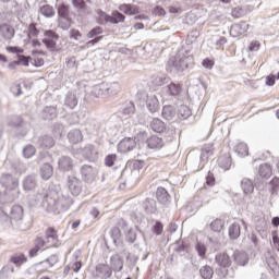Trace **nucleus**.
I'll list each match as a JSON object with an SVG mask.
<instances>
[{
	"mask_svg": "<svg viewBox=\"0 0 279 279\" xmlns=\"http://www.w3.org/2000/svg\"><path fill=\"white\" fill-rule=\"evenodd\" d=\"M234 151L241 158H245V156L250 155V148L247 147V144H245V143H239L238 145H235Z\"/></svg>",
	"mask_w": 279,
	"mask_h": 279,
	"instance_id": "nucleus-34",
	"label": "nucleus"
},
{
	"mask_svg": "<svg viewBox=\"0 0 279 279\" xmlns=\"http://www.w3.org/2000/svg\"><path fill=\"white\" fill-rule=\"evenodd\" d=\"M215 263H217L218 267H222L225 269L223 276H228V267L232 265V259L228 253L217 254L215 257Z\"/></svg>",
	"mask_w": 279,
	"mask_h": 279,
	"instance_id": "nucleus-9",
	"label": "nucleus"
},
{
	"mask_svg": "<svg viewBox=\"0 0 279 279\" xmlns=\"http://www.w3.org/2000/svg\"><path fill=\"white\" fill-rule=\"evenodd\" d=\"M138 141H145L148 149H154L155 151H158L159 149H162L165 147V140L162 137H158L157 135H151L150 137H147V132L142 131L137 134Z\"/></svg>",
	"mask_w": 279,
	"mask_h": 279,
	"instance_id": "nucleus-4",
	"label": "nucleus"
},
{
	"mask_svg": "<svg viewBox=\"0 0 279 279\" xmlns=\"http://www.w3.org/2000/svg\"><path fill=\"white\" fill-rule=\"evenodd\" d=\"M83 154L86 158H93L95 154V146L93 144H86L83 148Z\"/></svg>",
	"mask_w": 279,
	"mask_h": 279,
	"instance_id": "nucleus-51",
	"label": "nucleus"
},
{
	"mask_svg": "<svg viewBox=\"0 0 279 279\" xmlns=\"http://www.w3.org/2000/svg\"><path fill=\"white\" fill-rule=\"evenodd\" d=\"M125 241L126 243H134L136 241V231L132 228L128 229V232L125 234Z\"/></svg>",
	"mask_w": 279,
	"mask_h": 279,
	"instance_id": "nucleus-52",
	"label": "nucleus"
},
{
	"mask_svg": "<svg viewBox=\"0 0 279 279\" xmlns=\"http://www.w3.org/2000/svg\"><path fill=\"white\" fill-rule=\"evenodd\" d=\"M110 236L113 244L119 247V245H121V229H119V227H113L110 231Z\"/></svg>",
	"mask_w": 279,
	"mask_h": 279,
	"instance_id": "nucleus-38",
	"label": "nucleus"
},
{
	"mask_svg": "<svg viewBox=\"0 0 279 279\" xmlns=\"http://www.w3.org/2000/svg\"><path fill=\"white\" fill-rule=\"evenodd\" d=\"M239 236H241V225L234 222L229 227V239L235 241Z\"/></svg>",
	"mask_w": 279,
	"mask_h": 279,
	"instance_id": "nucleus-32",
	"label": "nucleus"
},
{
	"mask_svg": "<svg viewBox=\"0 0 279 279\" xmlns=\"http://www.w3.org/2000/svg\"><path fill=\"white\" fill-rule=\"evenodd\" d=\"M58 167L59 171L66 173L69 171H73V167H75V163L73 162V159L71 157L62 156L58 160Z\"/></svg>",
	"mask_w": 279,
	"mask_h": 279,
	"instance_id": "nucleus-10",
	"label": "nucleus"
},
{
	"mask_svg": "<svg viewBox=\"0 0 279 279\" xmlns=\"http://www.w3.org/2000/svg\"><path fill=\"white\" fill-rule=\"evenodd\" d=\"M58 260H59L58 255L53 254V255H50L45 260L39 262V265H44L46 269H51V267H53L58 263Z\"/></svg>",
	"mask_w": 279,
	"mask_h": 279,
	"instance_id": "nucleus-39",
	"label": "nucleus"
},
{
	"mask_svg": "<svg viewBox=\"0 0 279 279\" xmlns=\"http://www.w3.org/2000/svg\"><path fill=\"white\" fill-rule=\"evenodd\" d=\"M142 207L146 215H158V204L154 198H146Z\"/></svg>",
	"mask_w": 279,
	"mask_h": 279,
	"instance_id": "nucleus-13",
	"label": "nucleus"
},
{
	"mask_svg": "<svg viewBox=\"0 0 279 279\" xmlns=\"http://www.w3.org/2000/svg\"><path fill=\"white\" fill-rule=\"evenodd\" d=\"M135 110H136V107L134 106V102L129 101L122 109V112L123 114H134Z\"/></svg>",
	"mask_w": 279,
	"mask_h": 279,
	"instance_id": "nucleus-55",
	"label": "nucleus"
},
{
	"mask_svg": "<svg viewBox=\"0 0 279 279\" xmlns=\"http://www.w3.org/2000/svg\"><path fill=\"white\" fill-rule=\"evenodd\" d=\"M16 58L23 66H29V62H32V57H27L25 54H17Z\"/></svg>",
	"mask_w": 279,
	"mask_h": 279,
	"instance_id": "nucleus-58",
	"label": "nucleus"
},
{
	"mask_svg": "<svg viewBox=\"0 0 279 279\" xmlns=\"http://www.w3.org/2000/svg\"><path fill=\"white\" fill-rule=\"evenodd\" d=\"M233 260L236 265H240V267H245V265L250 263V256L243 251H235L233 253Z\"/></svg>",
	"mask_w": 279,
	"mask_h": 279,
	"instance_id": "nucleus-19",
	"label": "nucleus"
},
{
	"mask_svg": "<svg viewBox=\"0 0 279 279\" xmlns=\"http://www.w3.org/2000/svg\"><path fill=\"white\" fill-rule=\"evenodd\" d=\"M40 14L46 19H53L56 16V9L50 4H45L40 8Z\"/></svg>",
	"mask_w": 279,
	"mask_h": 279,
	"instance_id": "nucleus-36",
	"label": "nucleus"
},
{
	"mask_svg": "<svg viewBox=\"0 0 279 279\" xmlns=\"http://www.w3.org/2000/svg\"><path fill=\"white\" fill-rule=\"evenodd\" d=\"M162 230H163L162 222L156 221V223L153 226L154 234H156L157 236H160V234H162Z\"/></svg>",
	"mask_w": 279,
	"mask_h": 279,
	"instance_id": "nucleus-59",
	"label": "nucleus"
},
{
	"mask_svg": "<svg viewBox=\"0 0 279 279\" xmlns=\"http://www.w3.org/2000/svg\"><path fill=\"white\" fill-rule=\"evenodd\" d=\"M196 252L198 253V256L204 258L206 256V246L204 244H196Z\"/></svg>",
	"mask_w": 279,
	"mask_h": 279,
	"instance_id": "nucleus-61",
	"label": "nucleus"
},
{
	"mask_svg": "<svg viewBox=\"0 0 279 279\" xmlns=\"http://www.w3.org/2000/svg\"><path fill=\"white\" fill-rule=\"evenodd\" d=\"M0 32L4 38V40H12V38H14V27H12L11 25L4 24L0 27Z\"/></svg>",
	"mask_w": 279,
	"mask_h": 279,
	"instance_id": "nucleus-25",
	"label": "nucleus"
},
{
	"mask_svg": "<svg viewBox=\"0 0 279 279\" xmlns=\"http://www.w3.org/2000/svg\"><path fill=\"white\" fill-rule=\"evenodd\" d=\"M110 269L114 271V274H119V271H123V258L121 255L116 254L110 257Z\"/></svg>",
	"mask_w": 279,
	"mask_h": 279,
	"instance_id": "nucleus-16",
	"label": "nucleus"
},
{
	"mask_svg": "<svg viewBox=\"0 0 279 279\" xmlns=\"http://www.w3.org/2000/svg\"><path fill=\"white\" fill-rule=\"evenodd\" d=\"M36 202H41L43 208L47 210V213H53L54 215H60V213H64L69 210L71 206H73V198L69 196H52L45 189H40L36 195Z\"/></svg>",
	"mask_w": 279,
	"mask_h": 279,
	"instance_id": "nucleus-1",
	"label": "nucleus"
},
{
	"mask_svg": "<svg viewBox=\"0 0 279 279\" xmlns=\"http://www.w3.org/2000/svg\"><path fill=\"white\" fill-rule=\"evenodd\" d=\"M46 239L48 243H51V245H56V240L58 239V234L56 233V230L53 228H49L46 231Z\"/></svg>",
	"mask_w": 279,
	"mask_h": 279,
	"instance_id": "nucleus-47",
	"label": "nucleus"
},
{
	"mask_svg": "<svg viewBox=\"0 0 279 279\" xmlns=\"http://www.w3.org/2000/svg\"><path fill=\"white\" fill-rule=\"evenodd\" d=\"M167 93L171 97H178L182 93V85L180 83H170L167 86Z\"/></svg>",
	"mask_w": 279,
	"mask_h": 279,
	"instance_id": "nucleus-29",
	"label": "nucleus"
},
{
	"mask_svg": "<svg viewBox=\"0 0 279 279\" xmlns=\"http://www.w3.org/2000/svg\"><path fill=\"white\" fill-rule=\"evenodd\" d=\"M189 60H191V57H171L166 65V71L169 73H182V71L189 69Z\"/></svg>",
	"mask_w": 279,
	"mask_h": 279,
	"instance_id": "nucleus-3",
	"label": "nucleus"
},
{
	"mask_svg": "<svg viewBox=\"0 0 279 279\" xmlns=\"http://www.w3.org/2000/svg\"><path fill=\"white\" fill-rule=\"evenodd\" d=\"M24 191H34L38 186V177L36 174H28L22 180Z\"/></svg>",
	"mask_w": 279,
	"mask_h": 279,
	"instance_id": "nucleus-11",
	"label": "nucleus"
},
{
	"mask_svg": "<svg viewBox=\"0 0 279 279\" xmlns=\"http://www.w3.org/2000/svg\"><path fill=\"white\" fill-rule=\"evenodd\" d=\"M146 108L151 114H156L160 110V101L156 95H148L146 99Z\"/></svg>",
	"mask_w": 279,
	"mask_h": 279,
	"instance_id": "nucleus-14",
	"label": "nucleus"
},
{
	"mask_svg": "<svg viewBox=\"0 0 279 279\" xmlns=\"http://www.w3.org/2000/svg\"><path fill=\"white\" fill-rule=\"evenodd\" d=\"M248 29H250V24H246L245 22L233 24L231 25V28H230V36H232L233 38L243 36V34H245V32H247Z\"/></svg>",
	"mask_w": 279,
	"mask_h": 279,
	"instance_id": "nucleus-12",
	"label": "nucleus"
},
{
	"mask_svg": "<svg viewBox=\"0 0 279 279\" xmlns=\"http://www.w3.org/2000/svg\"><path fill=\"white\" fill-rule=\"evenodd\" d=\"M193 112L191 111V108L186 105H181L178 110V118L181 119L182 121L189 119Z\"/></svg>",
	"mask_w": 279,
	"mask_h": 279,
	"instance_id": "nucleus-35",
	"label": "nucleus"
},
{
	"mask_svg": "<svg viewBox=\"0 0 279 279\" xmlns=\"http://www.w3.org/2000/svg\"><path fill=\"white\" fill-rule=\"evenodd\" d=\"M241 189L245 195H252V193H254V182L247 178H244L241 182Z\"/></svg>",
	"mask_w": 279,
	"mask_h": 279,
	"instance_id": "nucleus-27",
	"label": "nucleus"
},
{
	"mask_svg": "<svg viewBox=\"0 0 279 279\" xmlns=\"http://www.w3.org/2000/svg\"><path fill=\"white\" fill-rule=\"evenodd\" d=\"M39 175H40L41 180L51 179L53 177V166H51V163H49V162L41 165V167L39 169Z\"/></svg>",
	"mask_w": 279,
	"mask_h": 279,
	"instance_id": "nucleus-21",
	"label": "nucleus"
},
{
	"mask_svg": "<svg viewBox=\"0 0 279 279\" xmlns=\"http://www.w3.org/2000/svg\"><path fill=\"white\" fill-rule=\"evenodd\" d=\"M218 166L225 171L230 170L232 167V157L230 156V153H226L218 158Z\"/></svg>",
	"mask_w": 279,
	"mask_h": 279,
	"instance_id": "nucleus-23",
	"label": "nucleus"
},
{
	"mask_svg": "<svg viewBox=\"0 0 279 279\" xmlns=\"http://www.w3.org/2000/svg\"><path fill=\"white\" fill-rule=\"evenodd\" d=\"M206 184L207 186H215V174H213L211 172H208L206 177Z\"/></svg>",
	"mask_w": 279,
	"mask_h": 279,
	"instance_id": "nucleus-63",
	"label": "nucleus"
},
{
	"mask_svg": "<svg viewBox=\"0 0 279 279\" xmlns=\"http://www.w3.org/2000/svg\"><path fill=\"white\" fill-rule=\"evenodd\" d=\"M134 149H136V140H134V137H124L118 144V151L120 154H128L129 151H132Z\"/></svg>",
	"mask_w": 279,
	"mask_h": 279,
	"instance_id": "nucleus-8",
	"label": "nucleus"
},
{
	"mask_svg": "<svg viewBox=\"0 0 279 279\" xmlns=\"http://www.w3.org/2000/svg\"><path fill=\"white\" fill-rule=\"evenodd\" d=\"M157 202L161 206H169L171 204V195H169V192L165 187H158L156 192Z\"/></svg>",
	"mask_w": 279,
	"mask_h": 279,
	"instance_id": "nucleus-15",
	"label": "nucleus"
},
{
	"mask_svg": "<svg viewBox=\"0 0 279 279\" xmlns=\"http://www.w3.org/2000/svg\"><path fill=\"white\" fill-rule=\"evenodd\" d=\"M56 117H58V108L53 106L46 107L41 111V119H44V121H53Z\"/></svg>",
	"mask_w": 279,
	"mask_h": 279,
	"instance_id": "nucleus-22",
	"label": "nucleus"
},
{
	"mask_svg": "<svg viewBox=\"0 0 279 279\" xmlns=\"http://www.w3.org/2000/svg\"><path fill=\"white\" fill-rule=\"evenodd\" d=\"M37 145L40 149H51L56 145V140L51 135H43L37 138Z\"/></svg>",
	"mask_w": 279,
	"mask_h": 279,
	"instance_id": "nucleus-17",
	"label": "nucleus"
},
{
	"mask_svg": "<svg viewBox=\"0 0 279 279\" xmlns=\"http://www.w3.org/2000/svg\"><path fill=\"white\" fill-rule=\"evenodd\" d=\"M10 260L16 267H21V265H23L24 263H27V257L25 256V254L21 253V254L11 256Z\"/></svg>",
	"mask_w": 279,
	"mask_h": 279,
	"instance_id": "nucleus-45",
	"label": "nucleus"
},
{
	"mask_svg": "<svg viewBox=\"0 0 279 279\" xmlns=\"http://www.w3.org/2000/svg\"><path fill=\"white\" fill-rule=\"evenodd\" d=\"M161 117H163L166 121H173L175 118V109L173 106H163Z\"/></svg>",
	"mask_w": 279,
	"mask_h": 279,
	"instance_id": "nucleus-33",
	"label": "nucleus"
},
{
	"mask_svg": "<svg viewBox=\"0 0 279 279\" xmlns=\"http://www.w3.org/2000/svg\"><path fill=\"white\" fill-rule=\"evenodd\" d=\"M66 186L70 193H72V195L77 197V195L82 193L83 183H82V180H80L77 177L69 175L66 179Z\"/></svg>",
	"mask_w": 279,
	"mask_h": 279,
	"instance_id": "nucleus-6",
	"label": "nucleus"
},
{
	"mask_svg": "<svg viewBox=\"0 0 279 279\" xmlns=\"http://www.w3.org/2000/svg\"><path fill=\"white\" fill-rule=\"evenodd\" d=\"M114 162H117V154H109L105 157L106 167H114Z\"/></svg>",
	"mask_w": 279,
	"mask_h": 279,
	"instance_id": "nucleus-54",
	"label": "nucleus"
},
{
	"mask_svg": "<svg viewBox=\"0 0 279 279\" xmlns=\"http://www.w3.org/2000/svg\"><path fill=\"white\" fill-rule=\"evenodd\" d=\"M96 274L98 278L108 279L112 276V268L108 264H98L96 266Z\"/></svg>",
	"mask_w": 279,
	"mask_h": 279,
	"instance_id": "nucleus-18",
	"label": "nucleus"
},
{
	"mask_svg": "<svg viewBox=\"0 0 279 279\" xmlns=\"http://www.w3.org/2000/svg\"><path fill=\"white\" fill-rule=\"evenodd\" d=\"M0 221L4 226V228H12L14 226V220H12V216L8 215L4 210L0 211Z\"/></svg>",
	"mask_w": 279,
	"mask_h": 279,
	"instance_id": "nucleus-37",
	"label": "nucleus"
},
{
	"mask_svg": "<svg viewBox=\"0 0 279 279\" xmlns=\"http://www.w3.org/2000/svg\"><path fill=\"white\" fill-rule=\"evenodd\" d=\"M44 45L47 47L49 51H56V40L51 38H44L43 39Z\"/></svg>",
	"mask_w": 279,
	"mask_h": 279,
	"instance_id": "nucleus-57",
	"label": "nucleus"
},
{
	"mask_svg": "<svg viewBox=\"0 0 279 279\" xmlns=\"http://www.w3.org/2000/svg\"><path fill=\"white\" fill-rule=\"evenodd\" d=\"M119 10L129 15L138 14V7L132 4H121Z\"/></svg>",
	"mask_w": 279,
	"mask_h": 279,
	"instance_id": "nucleus-40",
	"label": "nucleus"
},
{
	"mask_svg": "<svg viewBox=\"0 0 279 279\" xmlns=\"http://www.w3.org/2000/svg\"><path fill=\"white\" fill-rule=\"evenodd\" d=\"M106 95H117L121 90V85L118 82L106 84Z\"/></svg>",
	"mask_w": 279,
	"mask_h": 279,
	"instance_id": "nucleus-41",
	"label": "nucleus"
},
{
	"mask_svg": "<svg viewBox=\"0 0 279 279\" xmlns=\"http://www.w3.org/2000/svg\"><path fill=\"white\" fill-rule=\"evenodd\" d=\"M40 34V31L36 27L35 23L29 24L28 26V38H36Z\"/></svg>",
	"mask_w": 279,
	"mask_h": 279,
	"instance_id": "nucleus-56",
	"label": "nucleus"
},
{
	"mask_svg": "<svg viewBox=\"0 0 279 279\" xmlns=\"http://www.w3.org/2000/svg\"><path fill=\"white\" fill-rule=\"evenodd\" d=\"M68 138L70 143H73L75 145L77 143H81L84 136L82 135V131H80V129H74L69 132Z\"/></svg>",
	"mask_w": 279,
	"mask_h": 279,
	"instance_id": "nucleus-26",
	"label": "nucleus"
},
{
	"mask_svg": "<svg viewBox=\"0 0 279 279\" xmlns=\"http://www.w3.org/2000/svg\"><path fill=\"white\" fill-rule=\"evenodd\" d=\"M251 51H258L260 49V41H252L248 46Z\"/></svg>",
	"mask_w": 279,
	"mask_h": 279,
	"instance_id": "nucleus-64",
	"label": "nucleus"
},
{
	"mask_svg": "<svg viewBox=\"0 0 279 279\" xmlns=\"http://www.w3.org/2000/svg\"><path fill=\"white\" fill-rule=\"evenodd\" d=\"M59 19H64L71 16V11L69 10V5L65 3H61L57 9Z\"/></svg>",
	"mask_w": 279,
	"mask_h": 279,
	"instance_id": "nucleus-44",
	"label": "nucleus"
},
{
	"mask_svg": "<svg viewBox=\"0 0 279 279\" xmlns=\"http://www.w3.org/2000/svg\"><path fill=\"white\" fill-rule=\"evenodd\" d=\"M0 184L5 189L3 192H0V204L16 202V198L21 195L19 179L10 173H5L1 175Z\"/></svg>",
	"mask_w": 279,
	"mask_h": 279,
	"instance_id": "nucleus-2",
	"label": "nucleus"
},
{
	"mask_svg": "<svg viewBox=\"0 0 279 279\" xmlns=\"http://www.w3.org/2000/svg\"><path fill=\"white\" fill-rule=\"evenodd\" d=\"M23 207L21 205H14L11 208V219L13 221H22L23 220Z\"/></svg>",
	"mask_w": 279,
	"mask_h": 279,
	"instance_id": "nucleus-28",
	"label": "nucleus"
},
{
	"mask_svg": "<svg viewBox=\"0 0 279 279\" xmlns=\"http://www.w3.org/2000/svg\"><path fill=\"white\" fill-rule=\"evenodd\" d=\"M129 167H131L133 171H141V169L145 167V161L135 159L129 162Z\"/></svg>",
	"mask_w": 279,
	"mask_h": 279,
	"instance_id": "nucleus-50",
	"label": "nucleus"
},
{
	"mask_svg": "<svg viewBox=\"0 0 279 279\" xmlns=\"http://www.w3.org/2000/svg\"><path fill=\"white\" fill-rule=\"evenodd\" d=\"M72 25L71 16L59 17V27L63 31L70 29Z\"/></svg>",
	"mask_w": 279,
	"mask_h": 279,
	"instance_id": "nucleus-48",
	"label": "nucleus"
},
{
	"mask_svg": "<svg viewBox=\"0 0 279 279\" xmlns=\"http://www.w3.org/2000/svg\"><path fill=\"white\" fill-rule=\"evenodd\" d=\"M258 173L260 178H271V166L269 163H262Z\"/></svg>",
	"mask_w": 279,
	"mask_h": 279,
	"instance_id": "nucleus-42",
	"label": "nucleus"
},
{
	"mask_svg": "<svg viewBox=\"0 0 279 279\" xmlns=\"http://www.w3.org/2000/svg\"><path fill=\"white\" fill-rule=\"evenodd\" d=\"M223 226H226V222L217 218L210 223V229L213 230V232H220L221 230H223Z\"/></svg>",
	"mask_w": 279,
	"mask_h": 279,
	"instance_id": "nucleus-46",
	"label": "nucleus"
},
{
	"mask_svg": "<svg viewBox=\"0 0 279 279\" xmlns=\"http://www.w3.org/2000/svg\"><path fill=\"white\" fill-rule=\"evenodd\" d=\"M36 154V148L33 145H27L23 149L24 158H32Z\"/></svg>",
	"mask_w": 279,
	"mask_h": 279,
	"instance_id": "nucleus-53",
	"label": "nucleus"
},
{
	"mask_svg": "<svg viewBox=\"0 0 279 279\" xmlns=\"http://www.w3.org/2000/svg\"><path fill=\"white\" fill-rule=\"evenodd\" d=\"M64 106H66V108H70V110H73L77 106V96L69 92L65 95Z\"/></svg>",
	"mask_w": 279,
	"mask_h": 279,
	"instance_id": "nucleus-30",
	"label": "nucleus"
},
{
	"mask_svg": "<svg viewBox=\"0 0 279 279\" xmlns=\"http://www.w3.org/2000/svg\"><path fill=\"white\" fill-rule=\"evenodd\" d=\"M73 5L76 10H86V2L84 0H73Z\"/></svg>",
	"mask_w": 279,
	"mask_h": 279,
	"instance_id": "nucleus-60",
	"label": "nucleus"
},
{
	"mask_svg": "<svg viewBox=\"0 0 279 279\" xmlns=\"http://www.w3.org/2000/svg\"><path fill=\"white\" fill-rule=\"evenodd\" d=\"M100 34H104V28H101L100 26H96L94 27L88 34H87V38H94L92 40H89L87 43V45H97V43H99L101 40V36H99Z\"/></svg>",
	"mask_w": 279,
	"mask_h": 279,
	"instance_id": "nucleus-20",
	"label": "nucleus"
},
{
	"mask_svg": "<svg viewBox=\"0 0 279 279\" xmlns=\"http://www.w3.org/2000/svg\"><path fill=\"white\" fill-rule=\"evenodd\" d=\"M210 156H213V146L203 147L199 156L201 160H208Z\"/></svg>",
	"mask_w": 279,
	"mask_h": 279,
	"instance_id": "nucleus-49",
	"label": "nucleus"
},
{
	"mask_svg": "<svg viewBox=\"0 0 279 279\" xmlns=\"http://www.w3.org/2000/svg\"><path fill=\"white\" fill-rule=\"evenodd\" d=\"M97 15L99 16V23H123L125 21V15L123 13L116 11L112 13V15H108V13L104 12L101 9H98Z\"/></svg>",
	"mask_w": 279,
	"mask_h": 279,
	"instance_id": "nucleus-5",
	"label": "nucleus"
},
{
	"mask_svg": "<svg viewBox=\"0 0 279 279\" xmlns=\"http://www.w3.org/2000/svg\"><path fill=\"white\" fill-rule=\"evenodd\" d=\"M106 90V83H100L98 85L93 86L92 95H94V97H107Z\"/></svg>",
	"mask_w": 279,
	"mask_h": 279,
	"instance_id": "nucleus-31",
	"label": "nucleus"
},
{
	"mask_svg": "<svg viewBox=\"0 0 279 279\" xmlns=\"http://www.w3.org/2000/svg\"><path fill=\"white\" fill-rule=\"evenodd\" d=\"M199 274L204 279H213V276H215V270L213 267L205 265L199 269Z\"/></svg>",
	"mask_w": 279,
	"mask_h": 279,
	"instance_id": "nucleus-43",
	"label": "nucleus"
},
{
	"mask_svg": "<svg viewBox=\"0 0 279 279\" xmlns=\"http://www.w3.org/2000/svg\"><path fill=\"white\" fill-rule=\"evenodd\" d=\"M62 130H64V126L60 123H57L53 125L52 132L57 135V136H62Z\"/></svg>",
	"mask_w": 279,
	"mask_h": 279,
	"instance_id": "nucleus-62",
	"label": "nucleus"
},
{
	"mask_svg": "<svg viewBox=\"0 0 279 279\" xmlns=\"http://www.w3.org/2000/svg\"><path fill=\"white\" fill-rule=\"evenodd\" d=\"M150 128L153 132H157V134H162V132L167 130V125L165 124V122H162V120L158 118L153 119V121L150 122Z\"/></svg>",
	"mask_w": 279,
	"mask_h": 279,
	"instance_id": "nucleus-24",
	"label": "nucleus"
},
{
	"mask_svg": "<svg viewBox=\"0 0 279 279\" xmlns=\"http://www.w3.org/2000/svg\"><path fill=\"white\" fill-rule=\"evenodd\" d=\"M81 175L85 182L90 184L97 178V169L90 165H84L81 167Z\"/></svg>",
	"mask_w": 279,
	"mask_h": 279,
	"instance_id": "nucleus-7",
	"label": "nucleus"
}]
</instances>
